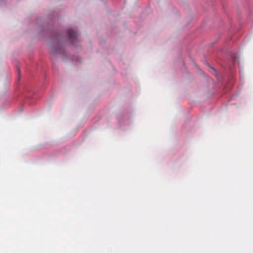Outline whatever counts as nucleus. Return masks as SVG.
Returning <instances> with one entry per match:
<instances>
[{
  "instance_id": "nucleus-1",
  "label": "nucleus",
  "mask_w": 253,
  "mask_h": 253,
  "mask_svg": "<svg viewBox=\"0 0 253 253\" xmlns=\"http://www.w3.org/2000/svg\"><path fill=\"white\" fill-rule=\"evenodd\" d=\"M68 36L69 40L73 44L77 40L78 34V32L73 29H69L68 30Z\"/></svg>"
},
{
  "instance_id": "nucleus-2",
  "label": "nucleus",
  "mask_w": 253,
  "mask_h": 253,
  "mask_svg": "<svg viewBox=\"0 0 253 253\" xmlns=\"http://www.w3.org/2000/svg\"><path fill=\"white\" fill-rule=\"evenodd\" d=\"M50 52L53 54H56V51L55 50V49L54 48L52 47L51 49V50H50Z\"/></svg>"
}]
</instances>
